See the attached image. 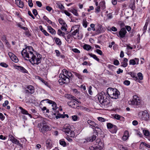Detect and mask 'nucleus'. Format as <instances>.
I'll return each mask as SVG.
<instances>
[{
	"instance_id": "nucleus-1",
	"label": "nucleus",
	"mask_w": 150,
	"mask_h": 150,
	"mask_svg": "<svg viewBox=\"0 0 150 150\" xmlns=\"http://www.w3.org/2000/svg\"><path fill=\"white\" fill-rule=\"evenodd\" d=\"M21 54L25 60L30 61L33 64H38L41 61V55L34 52L31 46H27L21 51Z\"/></svg>"
},
{
	"instance_id": "nucleus-2",
	"label": "nucleus",
	"mask_w": 150,
	"mask_h": 150,
	"mask_svg": "<svg viewBox=\"0 0 150 150\" xmlns=\"http://www.w3.org/2000/svg\"><path fill=\"white\" fill-rule=\"evenodd\" d=\"M62 74H60L59 75L60 78L58 81L61 85L64 83H68L70 82L69 78L72 77V74L71 73L66 69H64L62 71Z\"/></svg>"
},
{
	"instance_id": "nucleus-3",
	"label": "nucleus",
	"mask_w": 150,
	"mask_h": 150,
	"mask_svg": "<svg viewBox=\"0 0 150 150\" xmlns=\"http://www.w3.org/2000/svg\"><path fill=\"white\" fill-rule=\"evenodd\" d=\"M98 98L101 104H104V105H106L108 107L112 105L111 103L110 102H108L109 101V100L107 98V96L104 93L103 94L101 93H100L98 96Z\"/></svg>"
},
{
	"instance_id": "nucleus-4",
	"label": "nucleus",
	"mask_w": 150,
	"mask_h": 150,
	"mask_svg": "<svg viewBox=\"0 0 150 150\" xmlns=\"http://www.w3.org/2000/svg\"><path fill=\"white\" fill-rule=\"evenodd\" d=\"M38 127L39 131L44 134H45L46 132L50 130V127L48 126L46 122L44 121L39 123Z\"/></svg>"
},
{
	"instance_id": "nucleus-5",
	"label": "nucleus",
	"mask_w": 150,
	"mask_h": 150,
	"mask_svg": "<svg viewBox=\"0 0 150 150\" xmlns=\"http://www.w3.org/2000/svg\"><path fill=\"white\" fill-rule=\"evenodd\" d=\"M141 100L137 95L133 96V99L129 101V104L130 105H133L136 108L139 107L141 106Z\"/></svg>"
},
{
	"instance_id": "nucleus-6",
	"label": "nucleus",
	"mask_w": 150,
	"mask_h": 150,
	"mask_svg": "<svg viewBox=\"0 0 150 150\" xmlns=\"http://www.w3.org/2000/svg\"><path fill=\"white\" fill-rule=\"evenodd\" d=\"M71 128L70 125L68 124H66L64 125L62 131L65 132L68 136L74 137L75 136L74 133L73 131L71 130Z\"/></svg>"
},
{
	"instance_id": "nucleus-7",
	"label": "nucleus",
	"mask_w": 150,
	"mask_h": 150,
	"mask_svg": "<svg viewBox=\"0 0 150 150\" xmlns=\"http://www.w3.org/2000/svg\"><path fill=\"white\" fill-rule=\"evenodd\" d=\"M138 116L140 120L148 121L149 120V115L146 111H140L138 113Z\"/></svg>"
},
{
	"instance_id": "nucleus-8",
	"label": "nucleus",
	"mask_w": 150,
	"mask_h": 150,
	"mask_svg": "<svg viewBox=\"0 0 150 150\" xmlns=\"http://www.w3.org/2000/svg\"><path fill=\"white\" fill-rule=\"evenodd\" d=\"M63 31H65L66 32V33L67 34L69 32H70V33L69 34V35L70 36L75 35L76 33H78L79 32V30L77 29L75 30H74L72 32L73 30H74V29H71V30L70 32H68L67 31V29H61Z\"/></svg>"
},
{
	"instance_id": "nucleus-9",
	"label": "nucleus",
	"mask_w": 150,
	"mask_h": 150,
	"mask_svg": "<svg viewBox=\"0 0 150 150\" xmlns=\"http://www.w3.org/2000/svg\"><path fill=\"white\" fill-rule=\"evenodd\" d=\"M28 90H25V92L26 93H30L31 94L33 93L35 91V88L32 85H28L26 87Z\"/></svg>"
},
{
	"instance_id": "nucleus-10",
	"label": "nucleus",
	"mask_w": 150,
	"mask_h": 150,
	"mask_svg": "<svg viewBox=\"0 0 150 150\" xmlns=\"http://www.w3.org/2000/svg\"><path fill=\"white\" fill-rule=\"evenodd\" d=\"M95 133L96 134L95 135L94 134L91 137L87 138L86 139V141L84 142V143H86L90 142H92L96 138V135H98L97 132H95Z\"/></svg>"
},
{
	"instance_id": "nucleus-11",
	"label": "nucleus",
	"mask_w": 150,
	"mask_h": 150,
	"mask_svg": "<svg viewBox=\"0 0 150 150\" xmlns=\"http://www.w3.org/2000/svg\"><path fill=\"white\" fill-rule=\"evenodd\" d=\"M116 88H109L107 89V93L108 95L111 98H113V96H112L113 93L115 92V91Z\"/></svg>"
},
{
	"instance_id": "nucleus-12",
	"label": "nucleus",
	"mask_w": 150,
	"mask_h": 150,
	"mask_svg": "<svg viewBox=\"0 0 150 150\" xmlns=\"http://www.w3.org/2000/svg\"><path fill=\"white\" fill-rule=\"evenodd\" d=\"M87 123L90 126L92 127V128L93 129H94V128L98 129H99V128L98 127V125L96 124L93 121L89 120L87 121Z\"/></svg>"
},
{
	"instance_id": "nucleus-13",
	"label": "nucleus",
	"mask_w": 150,
	"mask_h": 150,
	"mask_svg": "<svg viewBox=\"0 0 150 150\" xmlns=\"http://www.w3.org/2000/svg\"><path fill=\"white\" fill-rule=\"evenodd\" d=\"M15 67L16 69L18 70L19 71L23 73H28V71L23 67L19 66H16Z\"/></svg>"
},
{
	"instance_id": "nucleus-14",
	"label": "nucleus",
	"mask_w": 150,
	"mask_h": 150,
	"mask_svg": "<svg viewBox=\"0 0 150 150\" xmlns=\"http://www.w3.org/2000/svg\"><path fill=\"white\" fill-rule=\"evenodd\" d=\"M51 143V141L50 139H47L46 141V146L47 149H50L52 147Z\"/></svg>"
},
{
	"instance_id": "nucleus-15",
	"label": "nucleus",
	"mask_w": 150,
	"mask_h": 150,
	"mask_svg": "<svg viewBox=\"0 0 150 150\" xmlns=\"http://www.w3.org/2000/svg\"><path fill=\"white\" fill-rule=\"evenodd\" d=\"M92 29L93 31H95V33L96 34H98L99 33L103 32L105 31L104 29H88V31H90Z\"/></svg>"
},
{
	"instance_id": "nucleus-16",
	"label": "nucleus",
	"mask_w": 150,
	"mask_h": 150,
	"mask_svg": "<svg viewBox=\"0 0 150 150\" xmlns=\"http://www.w3.org/2000/svg\"><path fill=\"white\" fill-rule=\"evenodd\" d=\"M128 74L130 75L131 76L133 79L139 82V81L137 77V76L136 74L132 72H130L128 73Z\"/></svg>"
},
{
	"instance_id": "nucleus-17",
	"label": "nucleus",
	"mask_w": 150,
	"mask_h": 150,
	"mask_svg": "<svg viewBox=\"0 0 150 150\" xmlns=\"http://www.w3.org/2000/svg\"><path fill=\"white\" fill-rule=\"evenodd\" d=\"M127 31L126 29H121V30L119 32V34L120 37L121 38L124 37Z\"/></svg>"
},
{
	"instance_id": "nucleus-18",
	"label": "nucleus",
	"mask_w": 150,
	"mask_h": 150,
	"mask_svg": "<svg viewBox=\"0 0 150 150\" xmlns=\"http://www.w3.org/2000/svg\"><path fill=\"white\" fill-rule=\"evenodd\" d=\"M59 21L60 24L62 25L61 28H66V27H67L66 23L62 18H59Z\"/></svg>"
},
{
	"instance_id": "nucleus-19",
	"label": "nucleus",
	"mask_w": 150,
	"mask_h": 150,
	"mask_svg": "<svg viewBox=\"0 0 150 150\" xmlns=\"http://www.w3.org/2000/svg\"><path fill=\"white\" fill-rule=\"evenodd\" d=\"M76 102L72 101H70L67 102V104L69 106L74 108L77 107V106L76 104Z\"/></svg>"
},
{
	"instance_id": "nucleus-20",
	"label": "nucleus",
	"mask_w": 150,
	"mask_h": 150,
	"mask_svg": "<svg viewBox=\"0 0 150 150\" xmlns=\"http://www.w3.org/2000/svg\"><path fill=\"white\" fill-rule=\"evenodd\" d=\"M118 24L121 28H131L130 26H125L124 23L122 21H119Z\"/></svg>"
},
{
	"instance_id": "nucleus-21",
	"label": "nucleus",
	"mask_w": 150,
	"mask_h": 150,
	"mask_svg": "<svg viewBox=\"0 0 150 150\" xmlns=\"http://www.w3.org/2000/svg\"><path fill=\"white\" fill-rule=\"evenodd\" d=\"M129 137L128 131L127 130H126L124 132V135L122 138V139L123 140L125 141Z\"/></svg>"
},
{
	"instance_id": "nucleus-22",
	"label": "nucleus",
	"mask_w": 150,
	"mask_h": 150,
	"mask_svg": "<svg viewBox=\"0 0 150 150\" xmlns=\"http://www.w3.org/2000/svg\"><path fill=\"white\" fill-rule=\"evenodd\" d=\"M128 61V59L125 58H124L123 59V61L121 62V66L124 67H127L128 65L127 62Z\"/></svg>"
},
{
	"instance_id": "nucleus-23",
	"label": "nucleus",
	"mask_w": 150,
	"mask_h": 150,
	"mask_svg": "<svg viewBox=\"0 0 150 150\" xmlns=\"http://www.w3.org/2000/svg\"><path fill=\"white\" fill-rule=\"evenodd\" d=\"M120 94L119 91L116 88L115 91V92L113 93L112 96H113V98H111L114 99H117L118 98V96Z\"/></svg>"
},
{
	"instance_id": "nucleus-24",
	"label": "nucleus",
	"mask_w": 150,
	"mask_h": 150,
	"mask_svg": "<svg viewBox=\"0 0 150 150\" xmlns=\"http://www.w3.org/2000/svg\"><path fill=\"white\" fill-rule=\"evenodd\" d=\"M19 108L21 110V112L23 114L28 115L31 118L32 117V116L31 115V114L28 113V111L27 110H26L24 109L22 107H19Z\"/></svg>"
},
{
	"instance_id": "nucleus-25",
	"label": "nucleus",
	"mask_w": 150,
	"mask_h": 150,
	"mask_svg": "<svg viewBox=\"0 0 150 150\" xmlns=\"http://www.w3.org/2000/svg\"><path fill=\"white\" fill-rule=\"evenodd\" d=\"M65 96L66 98L70 100H74L76 101H77V100L76 97L71 94H68L65 95Z\"/></svg>"
},
{
	"instance_id": "nucleus-26",
	"label": "nucleus",
	"mask_w": 150,
	"mask_h": 150,
	"mask_svg": "<svg viewBox=\"0 0 150 150\" xmlns=\"http://www.w3.org/2000/svg\"><path fill=\"white\" fill-rule=\"evenodd\" d=\"M16 3L19 7L22 8L24 6V3L21 0H16Z\"/></svg>"
},
{
	"instance_id": "nucleus-27",
	"label": "nucleus",
	"mask_w": 150,
	"mask_h": 150,
	"mask_svg": "<svg viewBox=\"0 0 150 150\" xmlns=\"http://www.w3.org/2000/svg\"><path fill=\"white\" fill-rule=\"evenodd\" d=\"M134 2L135 1L134 0H131L130 3L129 5L130 8L133 10L135 8Z\"/></svg>"
},
{
	"instance_id": "nucleus-28",
	"label": "nucleus",
	"mask_w": 150,
	"mask_h": 150,
	"mask_svg": "<svg viewBox=\"0 0 150 150\" xmlns=\"http://www.w3.org/2000/svg\"><path fill=\"white\" fill-rule=\"evenodd\" d=\"M52 109L53 110H54V114L56 115V112H55V110L57 109V104L54 102L52 104Z\"/></svg>"
},
{
	"instance_id": "nucleus-29",
	"label": "nucleus",
	"mask_w": 150,
	"mask_h": 150,
	"mask_svg": "<svg viewBox=\"0 0 150 150\" xmlns=\"http://www.w3.org/2000/svg\"><path fill=\"white\" fill-rule=\"evenodd\" d=\"M117 128L116 126L114 125L112 129H110V131L112 133H115L117 131Z\"/></svg>"
},
{
	"instance_id": "nucleus-30",
	"label": "nucleus",
	"mask_w": 150,
	"mask_h": 150,
	"mask_svg": "<svg viewBox=\"0 0 150 150\" xmlns=\"http://www.w3.org/2000/svg\"><path fill=\"white\" fill-rule=\"evenodd\" d=\"M11 142L13 143L16 144L20 146H22V144L19 143V141L16 139L14 138L12 141Z\"/></svg>"
},
{
	"instance_id": "nucleus-31",
	"label": "nucleus",
	"mask_w": 150,
	"mask_h": 150,
	"mask_svg": "<svg viewBox=\"0 0 150 150\" xmlns=\"http://www.w3.org/2000/svg\"><path fill=\"white\" fill-rule=\"evenodd\" d=\"M99 6L101 7L103 9H104L105 8V2L104 1H102L99 4Z\"/></svg>"
},
{
	"instance_id": "nucleus-32",
	"label": "nucleus",
	"mask_w": 150,
	"mask_h": 150,
	"mask_svg": "<svg viewBox=\"0 0 150 150\" xmlns=\"http://www.w3.org/2000/svg\"><path fill=\"white\" fill-rule=\"evenodd\" d=\"M96 142L98 143V144L100 147H102L104 145V144L102 142L100 139H97L96 140Z\"/></svg>"
},
{
	"instance_id": "nucleus-33",
	"label": "nucleus",
	"mask_w": 150,
	"mask_h": 150,
	"mask_svg": "<svg viewBox=\"0 0 150 150\" xmlns=\"http://www.w3.org/2000/svg\"><path fill=\"white\" fill-rule=\"evenodd\" d=\"M54 39L57 45H60L62 44L61 41L59 38L55 37L54 38Z\"/></svg>"
},
{
	"instance_id": "nucleus-34",
	"label": "nucleus",
	"mask_w": 150,
	"mask_h": 150,
	"mask_svg": "<svg viewBox=\"0 0 150 150\" xmlns=\"http://www.w3.org/2000/svg\"><path fill=\"white\" fill-rule=\"evenodd\" d=\"M70 11L74 15L76 16H79L78 13H77V11L76 10L72 8L71 9Z\"/></svg>"
},
{
	"instance_id": "nucleus-35",
	"label": "nucleus",
	"mask_w": 150,
	"mask_h": 150,
	"mask_svg": "<svg viewBox=\"0 0 150 150\" xmlns=\"http://www.w3.org/2000/svg\"><path fill=\"white\" fill-rule=\"evenodd\" d=\"M88 54L90 56L93 57L97 61L99 62V59L97 57L96 55L93 54L92 53H89Z\"/></svg>"
},
{
	"instance_id": "nucleus-36",
	"label": "nucleus",
	"mask_w": 150,
	"mask_h": 150,
	"mask_svg": "<svg viewBox=\"0 0 150 150\" xmlns=\"http://www.w3.org/2000/svg\"><path fill=\"white\" fill-rule=\"evenodd\" d=\"M75 75L79 79H82L83 78V76L80 74L76 72H73Z\"/></svg>"
},
{
	"instance_id": "nucleus-37",
	"label": "nucleus",
	"mask_w": 150,
	"mask_h": 150,
	"mask_svg": "<svg viewBox=\"0 0 150 150\" xmlns=\"http://www.w3.org/2000/svg\"><path fill=\"white\" fill-rule=\"evenodd\" d=\"M25 30L24 33L28 37H29L31 36V33L28 29H23Z\"/></svg>"
},
{
	"instance_id": "nucleus-38",
	"label": "nucleus",
	"mask_w": 150,
	"mask_h": 150,
	"mask_svg": "<svg viewBox=\"0 0 150 150\" xmlns=\"http://www.w3.org/2000/svg\"><path fill=\"white\" fill-rule=\"evenodd\" d=\"M83 48L84 49L87 50H89L91 48V47L90 45L85 44L84 45Z\"/></svg>"
},
{
	"instance_id": "nucleus-39",
	"label": "nucleus",
	"mask_w": 150,
	"mask_h": 150,
	"mask_svg": "<svg viewBox=\"0 0 150 150\" xmlns=\"http://www.w3.org/2000/svg\"><path fill=\"white\" fill-rule=\"evenodd\" d=\"M36 78L41 81L45 85H48V83L46 82L42 78H41L39 76H37Z\"/></svg>"
},
{
	"instance_id": "nucleus-40",
	"label": "nucleus",
	"mask_w": 150,
	"mask_h": 150,
	"mask_svg": "<svg viewBox=\"0 0 150 150\" xmlns=\"http://www.w3.org/2000/svg\"><path fill=\"white\" fill-rule=\"evenodd\" d=\"M60 144L63 146H65L66 145V143L64 141V139H62L59 140Z\"/></svg>"
},
{
	"instance_id": "nucleus-41",
	"label": "nucleus",
	"mask_w": 150,
	"mask_h": 150,
	"mask_svg": "<svg viewBox=\"0 0 150 150\" xmlns=\"http://www.w3.org/2000/svg\"><path fill=\"white\" fill-rule=\"evenodd\" d=\"M11 59L13 62L16 63L18 61L17 57L15 55L13 57H11Z\"/></svg>"
},
{
	"instance_id": "nucleus-42",
	"label": "nucleus",
	"mask_w": 150,
	"mask_h": 150,
	"mask_svg": "<svg viewBox=\"0 0 150 150\" xmlns=\"http://www.w3.org/2000/svg\"><path fill=\"white\" fill-rule=\"evenodd\" d=\"M138 76L139 77L138 79L139 81L142 80L143 78V76L141 73L139 72L137 74Z\"/></svg>"
},
{
	"instance_id": "nucleus-43",
	"label": "nucleus",
	"mask_w": 150,
	"mask_h": 150,
	"mask_svg": "<svg viewBox=\"0 0 150 150\" xmlns=\"http://www.w3.org/2000/svg\"><path fill=\"white\" fill-rule=\"evenodd\" d=\"M101 147H98L97 146H91L90 149L91 150H101Z\"/></svg>"
},
{
	"instance_id": "nucleus-44",
	"label": "nucleus",
	"mask_w": 150,
	"mask_h": 150,
	"mask_svg": "<svg viewBox=\"0 0 150 150\" xmlns=\"http://www.w3.org/2000/svg\"><path fill=\"white\" fill-rule=\"evenodd\" d=\"M48 31L52 34H55L56 31L54 29H48Z\"/></svg>"
},
{
	"instance_id": "nucleus-45",
	"label": "nucleus",
	"mask_w": 150,
	"mask_h": 150,
	"mask_svg": "<svg viewBox=\"0 0 150 150\" xmlns=\"http://www.w3.org/2000/svg\"><path fill=\"white\" fill-rule=\"evenodd\" d=\"M143 132L144 135L148 137L149 136V132L148 130H144L143 131Z\"/></svg>"
},
{
	"instance_id": "nucleus-46",
	"label": "nucleus",
	"mask_w": 150,
	"mask_h": 150,
	"mask_svg": "<svg viewBox=\"0 0 150 150\" xmlns=\"http://www.w3.org/2000/svg\"><path fill=\"white\" fill-rule=\"evenodd\" d=\"M45 100L47 101V102L49 104H52V103H53L54 102V101H53L52 100H50L48 99H46L43 100H42L41 102V103L44 101H45Z\"/></svg>"
},
{
	"instance_id": "nucleus-47",
	"label": "nucleus",
	"mask_w": 150,
	"mask_h": 150,
	"mask_svg": "<svg viewBox=\"0 0 150 150\" xmlns=\"http://www.w3.org/2000/svg\"><path fill=\"white\" fill-rule=\"evenodd\" d=\"M88 23L86 21V20H83V25L84 28H86L87 27V25Z\"/></svg>"
},
{
	"instance_id": "nucleus-48",
	"label": "nucleus",
	"mask_w": 150,
	"mask_h": 150,
	"mask_svg": "<svg viewBox=\"0 0 150 150\" xmlns=\"http://www.w3.org/2000/svg\"><path fill=\"white\" fill-rule=\"evenodd\" d=\"M129 64L130 65H134L136 64V62H135V60L134 59H130L129 61Z\"/></svg>"
},
{
	"instance_id": "nucleus-49",
	"label": "nucleus",
	"mask_w": 150,
	"mask_h": 150,
	"mask_svg": "<svg viewBox=\"0 0 150 150\" xmlns=\"http://www.w3.org/2000/svg\"><path fill=\"white\" fill-rule=\"evenodd\" d=\"M114 125H113L111 123H107V127L108 129H112V127Z\"/></svg>"
},
{
	"instance_id": "nucleus-50",
	"label": "nucleus",
	"mask_w": 150,
	"mask_h": 150,
	"mask_svg": "<svg viewBox=\"0 0 150 150\" xmlns=\"http://www.w3.org/2000/svg\"><path fill=\"white\" fill-rule=\"evenodd\" d=\"M40 30L45 35L47 36L49 35V34L44 29H40Z\"/></svg>"
},
{
	"instance_id": "nucleus-51",
	"label": "nucleus",
	"mask_w": 150,
	"mask_h": 150,
	"mask_svg": "<svg viewBox=\"0 0 150 150\" xmlns=\"http://www.w3.org/2000/svg\"><path fill=\"white\" fill-rule=\"evenodd\" d=\"M58 34L60 35L64 36L65 35V33L62 32L60 29H59L58 31Z\"/></svg>"
},
{
	"instance_id": "nucleus-52",
	"label": "nucleus",
	"mask_w": 150,
	"mask_h": 150,
	"mask_svg": "<svg viewBox=\"0 0 150 150\" xmlns=\"http://www.w3.org/2000/svg\"><path fill=\"white\" fill-rule=\"evenodd\" d=\"M98 120L101 122H104L106 121V119L102 117H99L98 118Z\"/></svg>"
},
{
	"instance_id": "nucleus-53",
	"label": "nucleus",
	"mask_w": 150,
	"mask_h": 150,
	"mask_svg": "<svg viewBox=\"0 0 150 150\" xmlns=\"http://www.w3.org/2000/svg\"><path fill=\"white\" fill-rule=\"evenodd\" d=\"M28 4L29 6L30 7H32L33 6V4L32 2V0H29L28 1Z\"/></svg>"
},
{
	"instance_id": "nucleus-54",
	"label": "nucleus",
	"mask_w": 150,
	"mask_h": 150,
	"mask_svg": "<svg viewBox=\"0 0 150 150\" xmlns=\"http://www.w3.org/2000/svg\"><path fill=\"white\" fill-rule=\"evenodd\" d=\"M149 24H150V21L149 20H147L143 28H147V26Z\"/></svg>"
},
{
	"instance_id": "nucleus-55",
	"label": "nucleus",
	"mask_w": 150,
	"mask_h": 150,
	"mask_svg": "<svg viewBox=\"0 0 150 150\" xmlns=\"http://www.w3.org/2000/svg\"><path fill=\"white\" fill-rule=\"evenodd\" d=\"M120 148L121 150H128L127 147L124 146L122 145H120Z\"/></svg>"
},
{
	"instance_id": "nucleus-56",
	"label": "nucleus",
	"mask_w": 150,
	"mask_h": 150,
	"mask_svg": "<svg viewBox=\"0 0 150 150\" xmlns=\"http://www.w3.org/2000/svg\"><path fill=\"white\" fill-rule=\"evenodd\" d=\"M0 65L1 66L5 68H7L8 67V65L4 62L1 63L0 64Z\"/></svg>"
},
{
	"instance_id": "nucleus-57",
	"label": "nucleus",
	"mask_w": 150,
	"mask_h": 150,
	"mask_svg": "<svg viewBox=\"0 0 150 150\" xmlns=\"http://www.w3.org/2000/svg\"><path fill=\"white\" fill-rule=\"evenodd\" d=\"M130 81L128 80H126L124 82V83L125 85L128 86L130 84Z\"/></svg>"
},
{
	"instance_id": "nucleus-58",
	"label": "nucleus",
	"mask_w": 150,
	"mask_h": 150,
	"mask_svg": "<svg viewBox=\"0 0 150 150\" xmlns=\"http://www.w3.org/2000/svg\"><path fill=\"white\" fill-rule=\"evenodd\" d=\"M92 87L91 86H90L88 88V92L89 94L90 95H92V92L91 91Z\"/></svg>"
},
{
	"instance_id": "nucleus-59",
	"label": "nucleus",
	"mask_w": 150,
	"mask_h": 150,
	"mask_svg": "<svg viewBox=\"0 0 150 150\" xmlns=\"http://www.w3.org/2000/svg\"><path fill=\"white\" fill-rule=\"evenodd\" d=\"M113 64L117 66L120 63L118 60L116 59L114 60Z\"/></svg>"
},
{
	"instance_id": "nucleus-60",
	"label": "nucleus",
	"mask_w": 150,
	"mask_h": 150,
	"mask_svg": "<svg viewBox=\"0 0 150 150\" xmlns=\"http://www.w3.org/2000/svg\"><path fill=\"white\" fill-rule=\"evenodd\" d=\"M5 117L0 112V119L1 120H3L5 119Z\"/></svg>"
},
{
	"instance_id": "nucleus-61",
	"label": "nucleus",
	"mask_w": 150,
	"mask_h": 150,
	"mask_svg": "<svg viewBox=\"0 0 150 150\" xmlns=\"http://www.w3.org/2000/svg\"><path fill=\"white\" fill-rule=\"evenodd\" d=\"M56 112H57V111H56ZM55 115H56V119H57L61 117L62 116V115L61 114L57 113V114L56 113V114Z\"/></svg>"
},
{
	"instance_id": "nucleus-62",
	"label": "nucleus",
	"mask_w": 150,
	"mask_h": 150,
	"mask_svg": "<svg viewBox=\"0 0 150 150\" xmlns=\"http://www.w3.org/2000/svg\"><path fill=\"white\" fill-rule=\"evenodd\" d=\"M72 51L75 53H79L80 52L79 50L76 48H74L72 49Z\"/></svg>"
},
{
	"instance_id": "nucleus-63",
	"label": "nucleus",
	"mask_w": 150,
	"mask_h": 150,
	"mask_svg": "<svg viewBox=\"0 0 150 150\" xmlns=\"http://www.w3.org/2000/svg\"><path fill=\"white\" fill-rule=\"evenodd\" d=\"M8 137L9 140L11 142L15 138L11 134L9 135Z\"/></svg>"
},
{
	"instance_id": "nucleus-64",
	"label": "nucleus",
	"mask_w": 150,
	"mask_h": 150,
	"mask_svg": "<svg viewBox=\"0 0 150 150\" xmlns=\"http://www.w3.org/2000/svg\"><path fill=\"white\" fill-rule=\"evenodd\" d=\"M36 3L37 5L39 7H41L42 6V3L39 1H36Z\"/></svg>"
}]
</instances>
